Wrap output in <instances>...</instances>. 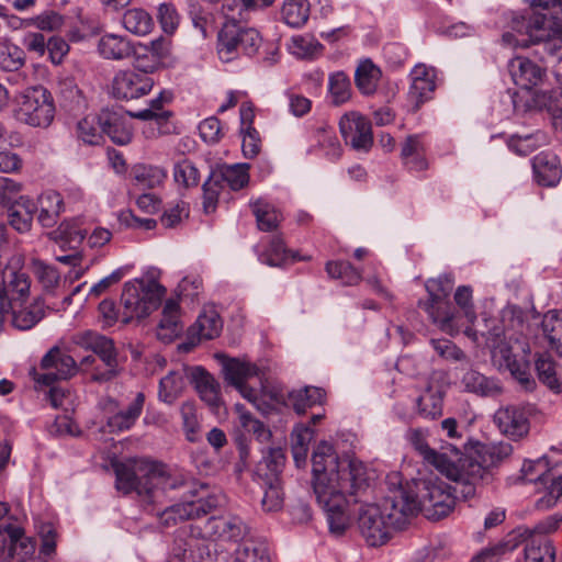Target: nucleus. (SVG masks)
Wrapping results in <instances>:
<instances>
[{
  "mask_svg": "<svg viewBox=\"0 0 562 562\" xmlns=\"http://www.w3.org/2000/svg\"><path fill=\"white\" fill-rule=\"evenodd\" d=\"M223 323L218 313L213 310H204L198 317L196 322L190 327V336L196 337L198 341L202 339H214L222 331Z\"/></svg>",
  "mask_w": 562,
  "mask_h": 562,
  "instance_id": "obj_36",
  "label": "nucleus"
},
{
  "mask_svg": "<svg viewBox=\"0 0 562 562\" xmlns=\"http://www.w3.org/2000/svg\"><path fill=\"white\" fill-rule=\"evenodd\" d=\"M14 119L31 127L47 128L55 117L52 93L41 85L27 87L13 97Z\"/></svg>",
  "mask_w": 562,
  "mask_h": 562,
  "instance_id": "obj_5",
  "label": "nucleus"
},
{
  "mask_svg": "<svg viewBox=\"0 0 562 562\" xmlns=\"http://www.w3.org/2000/svg\"><path fill=\"white\" fill-rule=\"evenodd\" d=\"M196 499L176 503L165 508L159 505H145L148 513L155 515L162 527L169 528L179 522L201 518L217 508L224 501L221 493H209V487L201 484V494Z\"/></svg>",
  "mask_w": 562,
  "mask_h": 562,
  "instance_id": "obj_6",
  "label": "nucleus"
},
{
  "mask_svg": "<svg viewBox=\"0 0 562 562\" xmlns=\"http://www.w3.org/2000/svg\"><path fill=\"white\" fill-rule=\"evenodd\" d=\"M508 69L515 85L522 89H531L542 78V69L525 57L513 58L508 64Z\"/></svg>",
  "mask_w": 562,
  "mask_h": 562,
  "instance_id": "obj_30",
  "label": "nucleus"
},
{
  "mask_svg": "<svg viewBox=\"0 0 562 562\" xmlns=\"http://www.w3.org/2000/svg\"><path fill=\"white\" fill-rule=\"evenodd\" d=\"M555 554L553 543L543 537L535 536L524 547L525 562H554Z\"/></svg>",
  "mask_w": 562,
  "mask_h": 562,
  "instance_id": "obj_41",
  "label": "nucleus"
},
{
  "mask_svg": "<svg viewBox=\"0 0 562 562\" xmlns=\"http://www.w3.org/2000/svg\"><path fill=\"white\" fill-rule=\"evenodd\" d=\"M418 512L419 502L416 496L400 486L381 505H362L358 514V527L369 546H382L390 539L392 529L403 528L407 518Z\"/></svg>",
  "mask_w": 562,
  "mask_h": 562,
  "instance_id": "obj_2",
  "label": "nucleus"
},
{
  "mask_svg": "<svg viewBox=\"0 0 562 562\" xmlns=\"http://www.w3.org/2000/svg\"><path fill=\"white\" fill-rule=\"evenodd\" d=\"M75 342L83 349L92 350L103 362L104 369L95 367L91 380L98 383L111 381L119 374L117 351L114 341L95 331H83L75 336Z\"/></svg>",
  "mask_w": 562,
  "mask_h": 562,
  "instance_id": "obj_11",
  "label": "nucleus"
},
{
  "mask_svg": "<svg viewBox=\"0 0 562 562\" xmlns=\"http://www.w3.org/2000/svg\"><path fill=\"white\" fill-rule=\"evenodd\" d=\"M454 284L451 274H441L438 278L428 279L425 283L429 300L419 302L422 307L442 331L452 330L453 308L449 302V295Z\"/></svg>",
  "mask_w": 562,
  "mask_h": 562,
  "instance_id": "obj_10",
  "label": "nucleus"
},
{
  "mask_svg": "<svg viewBox=\"0 0 562 562\" xmlns=\"http://www.w3.org/2000/svg\"><path fill=\"white\" fill-rule=\"evenodd\" d=\"M57 97L60 109L70 115L77 116L88 109V99L74 78L59 80Z\"/></svg>",
  "mask_w": 562,
  "mask_h": 562,
  "instance_id": "obj_21",
  "label": "nucleus"
},
{
  "mask_svg": "<svg viewBox=\"0 0 562 562\" xmlns=\"http://www.w3.org/2000/svg\"><path fill=\"white\" fill-rule=\"evenodd\" d=\"M425 145L420 135L414 134L405 138L401 148V158L409 171H424L428 168L425 157Z\"/></svg>",
  "mask_w": 562,
  "mask_h": 562,
  "instance_id": "obj_31",
  "label": "nucleus"
},
{
  "mask_svg": "<svg viewBox=\"0 0 562 562\" xmlns=\"http://www.w3.org/2000/svg\"><path fill=\"white\" fill-rule=\"evenodd\" d=\"M541 328L550 347L562 357V311L547 312L542 318Z\"/></svg>",
  "mask_w": 562,
  "mask_h": 562,
  "instance_id": "obj_42",
  "label": "nucleus"
},
{
  "mask_svg": "<svg viewBox=\"0 0 562 562\" xmlns=\"http://www.w3.org/2000/svg\"><path fill=\"white\" fill-rule=\"evenodd\" d=\"M135 184L142 189H153L164 182L166 171L157 166L136 165L132 171Z\"/></svg>",
  "mask_w": 562,
  "mask_h": 562,
  "instance_id": "obj_50",
  "label": "nucleus"
},
{
  "mask_svg": "<svg viewBox=\"0 0 562 562\" xmlns=\"http://www.w3.org/2000/svg\"><path fill=\"white\" fill-rule=\"evenodd\" d=\"M476 452L481 457V461L472 457L475 461L482 464L485 468L486 473L482 477V480L475 485L479 486L483 481L490 477L488 468L495 465L497 462L502 461L504 458L508 457L512 453V446L509 443H499L498 446H480L476 449Z\"/></svg>",
  "mask_w": 562,
  "mask_h": 562,
  "instance_id": "obj_49",
  "label": "nucleus"
},
{
  "mask_svg": "<svg viewBox=\"0 0 562 562\" xmlns=\"http://www.w3.org/2000/svg\"><path fill=\"white\" fill-rule=\"evenodd\" d=\"M535 537V530L528 527H517L496 546L482 550L472 562H492L491 558L514 551L520 544L526 546L529 539Z\"/></svg>",
  "mask_w": 562,
  "mask_h": 562,
  "instance_id": "obj_24",
  "label": "nucleus"
},
{
  "mask_svg": "<svg viewBox=\"0 0 562 562\" xmlns=\"http://www.w3.org/2000/svg\"><path fill=\"white\" fill-rule=\"evenodd\" d=\"M407 439L426 463L435 467L447 479L462 485L461 494L464 497L475 495V485L486 471L472 456L462 453L454 445H450L442 452L432 449L420 429H409Z\"/></svg>",
  "mask_w": 562,
  "mask_h": 562,
  "instance_id": "obj_3",
  "label": "nucleus"
},
{
  "mask_svg": "<svg viewBox=\"0 0 562 562\" xmlns=\"http://www.w3.org/2000/svg\"><path fill=\"white\" fill-rule=\"evenodd\" d=\"M249 166L247 164H236L225 166L218 171H212L215 179L225 188L229 187L233 191L245 188L249 182Z\"/></svg>",
  "mask_w": 562,
  "mask_h": 562,
  "instance_id": "obj_40",
  "label": "nucleus"
},
{
  "mask_svg": "<svg viewBox=\"0 0 562 562\" xmlns=\"http://www.w3.org/2000/svg\"><path fill=\"white\" fill-rule=\"evenodd\" d=\"M326 272L333 279L341 280L344 285H356L362 280V274L348 261H329Z\"/></svg>",
  "mask_w": 562,
  "mask_h": 562,
  "instance_id": "obj_53",
  "label": "nucleus"
},
{
  "mask_svg": "<svg viewBox=\"0 0 562 562\" xmlns=\"http://www.w3.org/2000/svg\"><path fill=\"white\" fill-rule=\"evenodd\" d=\"M447 486L443 483L436 482H424V493L420 494V498L413 491L412 493L416 496L419 502V507L424 506L431 517L440 519L446 517L454 506V497L450 492L447 491ZM411 492V490H408Z\"/></svg>",
  "mask_w": 562,
  "mask_h": 562,
  "instance_id": "obj_17",
  "label": "nucleus"
},
{
  "mask_svg": "<svg viewBox=\"0 0 562 562\" xmlns=\"http://www.w3.org/2000/svg\"><path fill=\"white\" fill-rule=\"evenodd\" d=\"M411 80L408 98L417 110L424 102L431 98V93L435 91L434 70L425 65H417L411 71Z\"/></svg>",
  "mask_w": 562,
  "mask_h": 562,
  "instance_id": "obj_22",
  "label": "nucleus"
},
{
  "mask_svg": "<svg viewBox=\"0 0 562 562\" xmlns=\"http://www.w3.org/2000/svg\"><path fill=\"white\" fill-rule=\"evenodd\" d=\"M186 369L183 368L182 371H170L160 379L158 391L160 401L172 404L182 394L186 386Z\"/></svg>",
  "mask_w": 562,
  "mask_h": 562,
  "instance_id": "obj_43",
  "label": "nucleus"
},
{
  "mask_svg": "<svg viewBox=\"0 0 562 562\" xmlns=\"http://www.w3.org/2000/svg\"><path fill=\"white\" fill-rule=\"evenodd\" d=\"M541 135L530 134L526 136L514 135L508 139V147L510 150L520 156H527L539 146V138Z\"/></svg>",
  "mask_w": 562,
  "mask_h": 562,
  "instance_id": "obj_62",
  "label": "nucleus"
},
{
  "mask_svg": "<svg viewBox=\"0 0 562 562\" xmlns=\"http://www.w3.org/2000/svg\"><path fill=\"white\" fill-rule=\"evenodd\" d=\"M223 372L225 380L233 386H240L249 378L258 374V368L237 358H225L223 361Z\"/></svg>",
  "mask_w": 562,
  "mask_h": 562,
  "instance_id": "obj_38",
  "label": "nucleus"
},
{
  "mask_svg": "<svg viewBox=\"0 0 562 562\" xmlns=\"http://www.w3.org/2000/svg\"><path fill=\"white\" fill-rule=\"evenodd\" d=\"M328 90L336 105L342 104L351 95V85L348 76L342 71L330 75L328 80Z\"/></svg>",
  "mask_w": 562,
  "mask_h": 562,
  "instance_id": "obj_56",
  "label": "nucleus"
},
{
  "mask_svg": "<svg viewBox=\"0 0 562 562\" xmlns=\"http://www.w3.org/2000/svg\"><path fill=\"white\" fill-rule=\"evenodd\" d=\"M38 222L43 227H52L64 211V200L61 195L53 190L45 191L38 198Z\"/></svg>",
  "mask_w": 562,
  "mask_h": 562,
  "instance_id": "obj_35",
  "label": "nucleus"
},
{
  "mask_svg": "<svg viewBox=\"0 0 562 562\" xmlns=\"http://www.w3.org/2000/svg\"><path fill=\"white\" fill-rule=\"evenodd\" d=\"M461 385L467 392L483 397H495L503 392V387L497 379L486 376L473 368H469L463 373Z\"/></svg>",
  "mask_w": 562,
  "mask_h": 562,
  "instance_id": "obj_27",
  "label": "nucleus"
},
{
  "mask_svg": "<svg viewBox=\"0 0 562 562\" xmlns=\"http://www.w3.org/2000/svg\"><path fill=\"white\" fill-rule=\"evenodd\" d=\"M122 23L126 31L140 36L148 34L154 26L151 16L143 9L127 10L123 14Z\"/></svg>",
  "mask_w": 562,
  "mask_h": 562,
  "instance_id": "obj_51",
  "label": "nucleus"
},
{
  "mask_svg": "<svg viewBox=\"0 0 562 562\" xmlns=\"http://www.w3.org/2000/svg\"><path fill=\"white\" fill-rule=\"evenodd\" d=\"M166 289L155 280L144 281L135 279L125 282L121 295L124 307L122 322L127 324L134 316L145 317L156 310Z\"/></svg>",
  "mask_w": 562,
  "mask_h": 562,
  "instance_id": "obj_8",
  "label": "nucleus"
},
{
  "mask_svg": "<svg viewBox=\"0 0 562 562\" xmlns=\"http://www.w3.org/2000/svg\"><path fill=\"white\" fill-rule=\"evenodd\" d=\"M498 429L512 438H521L529 431L528 416L524 407L506 406L499 408L494 415Z\"/></svg>",
  "mask_w": 562,
  "mask_h": 562,
  "instance_id": "obj_19",
  "label": "nucleus"
},
{
  "mask_svg": "<svg viewBox=\"0 0 562 562\" xmlns=\"http://www.w3.org/2000/svg\"><path fill=\"white\" fill-rule=\"evenodd\" d=\"M313 493L324 512L329 532L342 536L351 525L346 494H357L368 485L366 465L359 460L339 459L334 447L322 441L312 456Z\"/></svg>",
  "mask_w": 562,
  "mask_h": 562,
  "instance_id": "obj_1",
  "label": "nucleus"
},
{
  "mask_svg": "<svg viewBox=\"0 0 562 562\" xmlns=\"http://www.w3.org/2000/svg\"><path fill=\"white\" fill-rule=\"evenodd\" d=\"M130 113L121 110H102L100 112V124L102 134H106L114 144L126 145L131 143L133 130L130 122Z\"/></svg>",
  "mask_w": 562,
  "mask_h": 562,
  "instance_id": "obj_18",
  "label": "nucleus"
},
{
  "mask_svg": "<svg viewBox=\"0 0 562 562\" xmlns=\"http://www.w3.org/2000/svg\"><path fill=\"white\" fill-rule=\"evenodd\" d=\"M41 368L46 372H34L33 379L38 385L49 386L57 380L71 378L77 371V363L70 355L54 347L43 357Z\"/></svg>",
  "mask_w": 562,
  "mask_h": 562,
  "instance_id": "obj_14",
  "label": "nucleus"
},
{
  "mask_svg": "<svg viewBox=\"0 0 562 562\" xmlns=\"http://www.w3.org/2000/svg\"><path fill=\"white\" fill-rule=\"evenodd\" d=\"M180 414L187 439L191 442L198 441L200 423L196 415L195 404L193 402H184L181 405Z\"/></svg>",
  "mask_w": 562,
  "mask_h": 562,
  "instance_id": "obj_58",
  "label": "nucleus"
},
{
  "mask_svg": "<svg viewBox=\"0 0 562 562\" xmlns=\"http://www.w3.org/2000/svg\"><path fill=\"white\" fill-rule=\"evenodd\" d=\"M416 408L419 417L434 420L442 415L443 397L439 391L426 390L417 400Z\"/></svg>",
  "mask_w": 562,
  "mask_h": 562,
  "instance_id": "obj_46",
  "label": "nucleus"
},
{
  "mask_svg": "<svg viewBox=\"0 0 562 562\" xmlns=\"http://www.w3.org/2000/svg\"><path fill=\"white\" fill-rule=\"evenodd\" d=\"M204 530L217 539L238 541L246 536L247 526L238 516L228 515L209 518Z\"/></svg>",
  "mask_w": 562,
  "mask_h": 562,
  "instance_id": "obj_20",
  "label": "nucleus"
},
{
  "mask_svg": "<svg viewBox=\"0 0 562 562\" xmlns=\"http://www.w3.org/2000/svg\"><path fill=\"white\" fill-rule=\"evenodd\" d=\"M31 281L25 271L5 267L0 281V331L12 306H22L30 295Z\"/></svg>",
  "mask_w": 562,
  "mask_h": 562,
  "instance_id": "obj_12",
  "label": "nucleus"
},
{
  "mask_svg": "<svg viewBox=\"0 0 562 562\" xmlns=\"http://www.w3.org/2000/svg\"><path fill=\"white\" fill-rule=\"evenodd\" d=\"M153 471L149 479L140 486L145 491L144 505H164L167 499H172L171 492L187 490L193 497L201 494V487L195 488V483L190 482L180 473L169 472L166 465L153 462Z\"/></svg>",
  "mask_w": 562,
  "mask_h": 562,
  "instance_id": "obj_9",
  "label": "nucleus"
},
{
  "mask_svg": "<svg viewBox=\"0 0 562 562\" xmlns=\"http://www.w3.org/2000/svg\"><path fill=\"white\" fill-rule=\"evenodd\" d=\"M170 100V93L160 92L157 98L150 100L149 108L137 112H131L130 116L143 121L155 120L159 124L167 122L172 113L170 111L162 110V104Z\"/></svg>",
  "mask_w": 562,
  "mask_h": 562,
  "instance_id": "obj_52",
  "label": "nucleus"
},
{
  "mask_svg": "<svg viewBox=\"0 0 562 562\" xmlns=\"http://www.w3.org/2000/svg\"><path fill=\"white\" fill-rule=\"evenodd\" d=\"M265 494L261 501L265 512H278L283 506V492L281 483L262 484Z\"/></svg>",
  "mask_w": 562,
  "mask_h": 562,
  "instance_id": "obj_63",
  "label": "nucleus"
},
{
  "mask_svg": "<svg viewBox=\"0 0 562 562\" xmlns=\"http://www.w3.org/2000/svg\"><path fill=\"white\" fill-rule=\"evenodd\" d=\"M187 378L194 384L201 400L211 407H218L221 404L220 384L202 367H188Z\"/></svg>",
  "mask_w": 562,
  "mask_h": 562,
  "instance_id": "obj_23",
  "label": "nucleus"
},
{
  "mask_svg": "<svg viewBox=\"0 0 562 562\" xmlns=\"http://www.w3.org/2000/svg\"><path fill=\"white\" fill-rule=\"evenodd\" d=\"M536 371L540 382H542L555 393L562 392V384L557 376L554 362L549 356H539V358L536 360Z\"/></svg>",
  "mask_w": 562,
  "mask_h": 562,
  "instance_id": "obj_54",
  "label": "nucleus"
},
{
  "mask_svg": "<svg viewBox=\"0 0 562 562\" xmlns=\"http://www.w3.org/2000/svg\"><path fill=\"white\" fill-rule=\"evenodd\" d=\"M203 211L205 214H211L215 212L218 203V196L223 186L215 179L214 175L211 172L209 178L203 183Z\"/></svg>",
  "mask_w": 562,
  "mask_h": 562,
  "instance_id": "obj_60",
  "label": "nucleus"
},
{
  "mask_svg": "<svg viewBox=\"0 0 562 562\" xmlns=\"http://www.w3.org/2000/svg\"><path fill=\"white\" fill-rule=\"evenodd\" d=\"M261 42L257 30L245 27L236 16H231L229 22H225L218 33L217 54L224 63H229L241 55L254 56Z\"/></svg>",
  "mask_w": 562,
  "mask_h": 562,
  "instance_id": "obj_7",
  "label": "nucleus"
},
{
  "mask_svg": "<svg viewBox=\"0 0 562 562\" xmlns=\"http://www.w3.org/2000/svg\"><path fill=\"white\" fill-rule=\"evenodd\" d=\"M285 464V453L281 448H270L257 463L255 475L262 484L281 483V473Z\"/></svg>",
  "mask_w": 562,
  "mask_h": 562,
  "instance_id": "obj_25",
  "label": "nucleus"
},
{
  "mask_svg": "<svg viewBox=\"0 0 562 562\" xmlns=\"http://www.w3.org/2000/svg\"><path fill=\"white\" fill-rule=\"evenodd\" d=\"M235 562H270V557L266 546L246 541L235 551Z\"/></svg>",
  "mask_w": 562,
  "mask_h": 562,
  "instance_id": "obj_57",
  "label": "nucleus"
},
{
  "mask_svg": "<svg viewBox=\"0 0 562 562\" xmlns=\"http://www.w3.org/2000/svg\"><path fill=\"white\" fill-rule=\"evenodd\" d=\"M252 214L256 217L258 228L262 232H271L279 226L281 221L279 212L263 199L250 202Z\"/></svg>",
  "mask_w": 562,
  "mask_h": 562,
  "instance_id": "obj_45",
  "label": "nucleus"
},
{
  "mask_svg": "<svg viewBox=\"0 0 562 562\" xmlns=\"http://www.w3.org/2000/svg\"><path fill=\"white\" fill-rule=\"evenodd\" d=\"M538 479H541V484H549V486H547V494L536 502V508L547 510L553 507L562 496V471L559 465H555L550 471L541 472Z\"/></svg>",
  "mask_w": 562,
  "mask_h": 562,
  "instance_id": "obj_33",
  "label": "nucleus"
},
{
  "mask_svg": "<svg viewBox=\"0 0 562 562\" xmlns=\"http://www.w3.org/2000/svg\"><path fill=\"white\" fill-rule=\"evenodd\" d=\"M173 177L177 183L186 188L195 187L200 181V172L189 159H183L175 166Z\"/></svg>",
  "mask_w": 562,
  "mask_h": 562,
  "instance_id": "obj_59",
  "label": "nucleus"
},
{
  "mask_svg": "<svg viewBox=\"0 0 562 562\" xmlns=\"http://www.w3.org/2000/svg\"><path fill=\"white\" fill-rule=\"evenodd\" d=\"M316 138L318 144L327 149V155L333 159H338L341 155L340 144L335 136L334 132L327 125L321 126L316 130Z\"/></svg>",
  "mask_w": 562,
  "mask_h": 562,
  "instance_id": "obj_64",
  "label": "nucleus"
},
{
  "mask_svg": "<svg viewBox=\"0 0 562 562\" xmlns=\"http://www.w3.org/2000/svg\"><path fill=\"white\" fill-rule=\"evenodd\" d=\"M78 140L87 145H99L102 142V128L100 124V114H89L79 120L75 130Z\"/></svg>",
  "mask_w": 562,
  "mask_h": 562,
  "instance_id": "obj_47",
  "label": "nucleus"
},
{
  "mask_svg": "<svg viewBox=\"0 0 562 562\" xmlns=\"http://www.w3.org/2000/svg\"><path fill=\"white\" fill-rule=\"evenodd\" d=\"M145 404L143 392L136 393L134 400L124 409L108 417L106 427L110 432H122L130 430L139 418Z\"/></svg>",
  "mask_w": 562,
  "mask_h": 562,
  "instance_id": "obj_29",
  "label": "nucleus"
},
{
  "mask_svg": "<svg viewBox=\"0 0 562 562\" xmlns=\"http://www.w3.org/2000/svg\"><path fill=\"white\" fill-rule=\"evenodd\" d=\"M86 231L78 221H64L57 229L50 233L53 239L60 244L63 249L77 250L86 238Z\"/></svg>",
  "mask_w": 562,
  "mask_h": 562,
  "instance_id": "obj_39",
  "label": "nucleus"
},
{
  "mask_svg": "<svg viewBox=\"0 0 562 562\" xmlns=\"http://www.w3.org/2000/svg\"><path fill=\"white\" fill-rule=\"evenodd\" d=\"M532 170L537 182L544 187L555 186L562 175L558 156L550 151H541L533 157Z\"/></svg>",
  "mask_w": 562,
  "mask_h": 562,
  "instance_id": "obj_26",
  "label": "nucleus"
},
{
  "mask_svg": "<svg viewBox=\"0 0 562 562\" xmlns=\"http://www.w3.org/2000/svg\"><path fill=\"white\" fill-rule=\"evenodd\" d=\"M9 313L14 328L29 330L44 318L45 305L42 299H35L29 306H12Z\"/></svg>",
  "mask_w": 562,
  "mask_h": 562,
  "instance_id": "obj_32",
  "label": "nucleus"
},
{
  "mask_svg": "<svg viewBox=\"0 0 562 562\" xmlns=\"http://www.w3.org/2000/svg\"><path fill=\"white\" fill-rule=\"evenodd\" d=\"M154 87V79L136 69L120 70L112 80V93L119 100H134L147 95Z\"/></svg>",
  "mask_w": 562,
  "mask_h": 562,
  "instance_id": "obj_15",
  "label": "nucleus"
},
{
  "mask_svg": "<svg viewBox=\"0 0 562 562\" xmlns=\"http://www.w3.org/2000/svg\"><path fill=\"white\" fill-rule=\"evenodd\" d=\"M97 50L104 59L123 60L132 56L134 44L125 36L106 33L99 38Z\"/></svg>",
  "mask_w": 562,
  "mask_h": 562,
  "instance_id": "obj_28",
  "label": "nucleus"
},
{
  "mask_svg": "<svg viewBox=\"0 0 562 562\" xmlns=\"http://www.w3.org/2000/svg\"><path fill=\"white\" fill-rule=\"evenodd\" d=\"M381 76V69L371 59H364L355 71V82L362 94L371 95L376 91Z\"/></svg>",
  "mask_w": 562,
  "mask_h": 562,
  "instance_id": "obj_37",
  "label": "nucleus"
},
{
  "mask_svg": "<svg viewBox=\"0 0 562 562\" xmlns=\"http://www.w3.org/2000/svg\"><path fill=\"white\" fill-rule=\"evenodd\" d=\"M339 130L346 144L356 150L369 151L373 144L371 123L363 115L351 112L341 116Z\"/></svg>",
  "mask_w": 562,
  "mask_h": 562,
  "instance_id": "obj_16",
  "label": "nucleus"
},
{
  "mask_svg": "<svg viewBox=\"0 0 562 562\" xmlns=\"http://www.w3.org/2000/svg\"><path fill=\"white\" fill-rule=\"evenodd\" d=\"M506 367L512 376L519 383L522 390L531 392L536 389V381L530 373V361L526 358L517 359L508 351L504 355Z\"/></svg>",
  "mask_w": 562,
  "mask_h": 562,
  "instance_id": "obj_44",
  "label": "nucleus"
},
{
  "mask_svg": "<svg viewBox=\"0 0 562 562\" xmlns=\"http://www.w3.org/2000/svg\"><path fill=\"white\" fill-rule=\"evenodd\" d=\"M25 63V53L16 45H7L0 53V67L5 71H16Z\"/></svg>",
  "mask_w": 562,
  "mask_h": 562,
  "instance_id": "obj_61",
  "label": "nucleus"
},
{
  "mask_svg": "<svg viewBox=\"0 0 562 562\" xmlns=\"http://www.w3.org/2000/svg\"><path fill=\"white\" fill-rule=\"evenodd\" d=\"M36 203L27 196H20L9 209V223L19 233L31 229Z\"/></svg>",
  "mask_w": 562,
  "mask_h": 562,
  "instance_id": "obj_34",
  "label": "nucleus"
},
{
  "mask_svg": "<svg viewBox=\"0 0 562 562\" xmlns=\"http://www.w3.org/2000/svg\"><path fill=\"white\" fill-rule=\"evenodd\" d=\"M530 9L522 23L528 38L517 40L514 34L505 33L503 42L515 46L544 42L546 50L557 58V64L562 63V0H532Z\"/></svg>",
  "mask_w": 562,
  "mask_h": 562,
  "instance_id": "obj_4",
  "label": "nucleus"
},
{
  "mask_svg": "<svg viewBox=\"0 0 562 562\" xmlns=\"http://www.w3.org/2000/svg\"><path fill=\"white\" fill-rule=\"evenodd\" d=\"M282 20L291 27H302L310 16L307 0H285L281 9Z\"/></svg>",
  "mask_w": 562,
  "mask_h": 562,
  "instance_id": "obj_48",
  "label": "nucleus"
},
{
  "mask_svg": "<svg viewBox=\"0 0 562 562\" xmlns=\"http://www.w3.org/2000/svg\"><path fill=\"white\" fill-rule=\"evenodd\" d=\"M236 409L239 413V424L243 429L252 434L259 442H268L271 438V431L265 424L254 418L250 413L244 411L243 405L236 404Z\"/></svg>",
  "mask_w": 562,
  "mask_h": 562,
  "instance_id": "obj_55",
  "label": "nucleus"
},
{
  "mask_svg": "<svg viewBox=\"0 0 562 562\" xmlns=\"http://www.w3.org/2000/svg\"><path fill=\"white\" fill-rule=\"evenodd\" d=\"M115 472V487L123 494L135 491L145 501V491L140 486L149 479L153 471V462L145 459H128L113 464Z\"/></svg>",
  "mask_w": 562,
  "mask_h": 562,
  "instance_id": "obj_13",
  "label": "nucleus"
}]
</instances>
